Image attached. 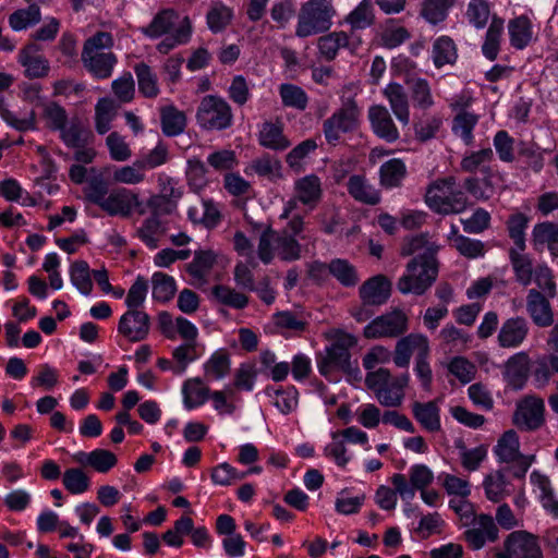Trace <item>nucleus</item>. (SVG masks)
Instances as JSON below:
<instances>
[{
	"mask_svg": "<svg viewBox=\"0 0 558 558\" xmlns=\"http://www.w3.org/2000/svg\"><path fill=\"white\" fill-rule=\"evenodd\" d=\"M305 227L302 216L294 215L280 231L267 226L259 235L257 255L258 258L268 265L272 262L275 254L283 262H294L302 257L303 246L296 239Z\"/></svg>",
	"mask_w": 558,
	"mask_h": 558,
	"instance_id": "nucleus-1",
	"label": "nucleus"
},
{
	"mask_svg": "<svg viewBox=\"0 0 558 558\" xmlns=\"http://www.w3.org/2000/svg\"><path fill=\"white\" fill-rule=\"evenodd\" d=\"M43 119L47 129L59 132L66 147H82L90 142L93 134L78 116L69 117L64 107L57 101L43 106Z\"/></svg>",
	"mask_w": 558,
	"mask_h": 558,
	"instance_id": "nucleus-2",
	"label": "nucleus"
},
{
	"mask_svg": "<svg viewBox=\"0 0 558 558\" xmlns=\"http://www.w3.org/2000/svg\"><path fill=\"white\" fill-rule=\"evenodd\" d=\"M357 340L353 335L340 332L335 341L326 348L325 354L317 357V367L320 375L329 378L333 371H342L352 379H360L361 373L357 361L351 360L350 349L356 344Z\"/></svg>",
	"mask_w": 558,
	"mask_h": 558,
	"instance_id": "nucleus-3",
	"label": "nucleus"
},
{
	"mask_svg": "<svg viewBox=\"0 0 558 558\" xmlns=\"http://www.w3.org/2000/svg\"><path fill=\"white\" fill-rule=\"evenodd\" d=\"M337 11L331 0H307L299 9L295 36L307 38L328 32Z\"/></svg>",
	"mask_w": 558,
	"mask_h": 558,
	"instance_id": "nucleus-4",
	"label": "nucleus"
},
{
	"mask_svg": "<svg viewBox=\"0 0 558 558\" xmlns=\"http://www.w3.org/2000/svg\"><path fill=\"white\" fill-rule=\"evenodd\" d=\"M427 206L441 215L460 214L469 206L468 196L459 189L454 177L432 183L425 194Z\"/></svg>",
	"mask_w": 558,
	"mask_h": 558,
	"instance_id": "nucleus-5",
	"label": "nucleus"
},
{
	"mask_svg": "<svg viewBox=\"0 0 558 558\" xmlns=\"http://www.w3.org/2000/svg\"><path fill=\"white\" fill-rule=\"evenodd\" d=\"M361 109L352 96H342L340 107L323 122V133L329 145H337L342 134L357 130Z\"/></svg>",
	"mask_w": 558,
	"mask_h": 558,
	"instance_id": "nucleus-6",
	"label": "nucleus"
},
{
	"mask_svg": "<svg viewBox=\"0 0 558 558\" xmlns=\"http://www.w3.org/2000/svg\"><path fill=\"white\" fill-rule=\"evenodd\" d=\"M438 275V265L436 258L430 255L425 262H418V258H412L407 265V272L399 278L397 289L402 294L413 293L424 294L436 281Z\"/></svg>",
	"mask_w": 558,
	"mask_h": 558,
	"instance_id": "nucleus-7",
	"label": "nucleus"
},
{
	"mask_svg": "<svg viewBox=\"0 0 558 558\" xmlns=\"http://www.w3.org/2000/svg\"><path fill=\"white\" fill-rule=\"evenodd\" d=\"M199 126L208 131H223L233 123L231 106L226 99L216 95L203 97L196 112Z\"/></svg>",
	"mask_w": 558,
	"mask_h": 558,
	"instance_id": "nucleus-8",
	"label": "nucleus"
},
{
	"mask_svg": "<svg viewBox=\"0 0 558 558\" xmlns=\"http://www.w3.org/2000/svg\"><path fill=\"white\" fill-rule=\"evenodd\" d=\"M409 329L408 315L395 308L369 322L363 329L366 339L397 338Z\"/></svg>",
	"mask_w": 558,
	"mask_h": 558,
	"instance_id": "nucleus-9",
	"label": "nucleus"
},
{
	"mask_svg": "<svg viewBox=\"0 0 558 558\" xmlns=\"http://www.w3.org/2000/svg\"><path fill=\"white\" fill-rule=\"evenodd\" d=\"M512 423L522 432H534L545 424V402L541 397L529 395L517 402Z\"/></svg>",
	"mask_w": 558,
	"mask_h": 558,
	"instance_id": "nucleus-10",
	"label": "nucleus"
},
{
	"mask_svg": "<svg viewBox=\"0 0 558 558\" xmlns=\"http://www.w3.org/2000/svg\"><path fill=\"white\" fill-rule=\"evenodd\" d=\"M100 208L109 216L129 217L134 209L140 215L145 214L138 195L124 187L112 190Z\"/></svg>",
	"mask_w": 558,
	"mask_h": 558,
	"instance_id": "nucleus-11",
	"label": "nucleus"
},
{
	"mask_svg": "<svg viewBox=\"0 0 558 558\" xmlns=\"http://www.w3.org/2000/svg\"><path fill=\"white\" fill-rule=\"evenodd\" d=\"M150 330V317L141 310H128L118 324V331L131 342L147 338Z\"/></svg>",
	"mask_w": 558,
	"mask_h": 558,
	"instance_id": "nucleus-12",
	"label": "nucleus"
},
{
	"mask_svg": "<svg viewBox=\"0 0 558 558\" xmlns=\"http://www.w3.org/2000/svg\"><path fill=\"white\" fill-rule=\"evenodd\" d=\"M367 117L372 131L377 137L389 144L396 143L400 138V132L385 106H371Z\"/></svg>",
	"mask_w": 558,
	"mask_h": 558,
	"instance_id": "nucleus-13",
	"label": "nucleus"
},
{
	"mask_svg": "<svg viewBox=\"0 0 558 558\" xmlns=\"http://www.w3.org/2000/svg\"><path fill=\"white\" fill-rule=\"evenodd\" d=\"M505 549L514 558H543L537 536L520 530L510 533L505 543Z\"/></svg>",
	"mask_w": 558,
	"mask_h": 558,
	"instance_id": "nucleus-14",
	"label": "nucleus"
},
{
	"mask_svg": "<svg viewBox=\"0 0 558 558\" xmlns=\"http://www.w3.org/2000/svg\"><path fill=\"white\" fill-rule=\"evenodd\" d=\"M529 331V322L524 317H510L502 323L499 329L498 344L504 349L518 348L525 341Z\"/></svg>",
	"mask_w": 558,
	"mask_h": 558,
	"instance_id": "nucleus-15",
	"label": "nucleus"
},
{
	"mask_svg": "<svg viewBox=\"0 0 558 558\" xmlns=\"http://www.w3.org/2000/svg\"><path fill=\"white\" fill-rule=\"evenodd\" d=\"M413 353L429 354L428 340L421 333H410L396 343L393 363L398 367H407Z\"/></svg>",
	"mask_w": 558,
	"mask_h": 558,
	"instance_id": "nucleus-16",
	"label": "nucleus"
},
{
	"mask_svg": "<svg viewBox=\"0 0 558 558\" xmlns=\"http://www.w3.org/2000/svg\"><path fill=\"white\" fill-rule=\"evenodd\" d=\"M41 47L36 43L26 45L19 53V62L29 78L46 77L50 70L49 61L40 54Z\"/></svg>",
	"mask_w": 558,
	"mask_h": 558,
	"instance_id": "nucleus-17",
	"label": "nucleus"
},
{
	"mask_svg": "<svg viewBox=\"0 0 558 558\" xmlns=\"http://www.w3.org/2000/svg\"><path fill=\"white\" fill-rule=\"evenodd\" d=\"M391 281L384 275H376L362 283L359 295L363 303L384 305L391 294Z\"/></svg>",
	"mask_w": 558,
	"mask_h": 558,
	"instance_id": "nucleus-18",
	"label": "nucleus"
},
{
	"mask_svg": "<svg viewBox=\"0 0 558 558\" xmlns=\"http://www.w3.org/2000/svg\"><path fill=\"white\" fill-rule=\"evenodd\" d=\"M531 367L532 364L529 354L524 351L518 352L510 356L505 364V380L513 389L520 390L527 381L532 371Z\"/></svg>",
	"mask_w": 558,
	"mask_h": 558,
	"instance_id": "nucleus-19",
	"label": "nucleus"
},
{
	"mask_svg": "<svg viewBox=\"0 0 558 558\" xmlns=\"http://www.w3.org/2000/svg\"><path fill=\"white\" fill-rule=\"evenodd\" d=\"M549 298L539 290L531 289L526 295V311L538 327H548L554 323V313Z\"/></svg>",
	"mask_w": 558,
	"mask_h": 558,
	"instance_id": "nucleus-20",
	"label": "nucleus"
},
{
	"mask_svg": "<svg viewBox=\"0 0 558 558\" xmlns=\"http://www.w3.org/2000/svg\"><path fill=\"white\" fill-rule=\"evenodd\" d=\"M82 63L84 68L96 78L105 80L111 76L117 63L113 52H87L82 51Z\"/></svg>",
	"mask_w": 558,
	"mask_h": 558,
	"instance_id": "nucleus-21",
	"label": "nucleus"
},
{
	"mask_svg": "<svg viewBox=\"0 0 558 558\" xmlns=\"http://www.w3.org/2000/svg\"><path fill=\"white\" fill-rule=\"evenodd\" d=\"M531 243L535 251L542 252L546 246L553 257H558V222L536 223L532 230Z\"/></svg>",
	"mask_w": 558,
	"mask_h": 558,
	"instance_id": "nucleus-22",
	"label": "nucleus"
},
{
	"mask_svg": "<svg viewBox=\"0 0 558 558\" xmlns=\"http://www.w3.org/2000/svg\"><path fill=\"white\" fill-rule=\"evenodd\" d=\"M360 44V39L351 41L348 33L339 31L320 36L317 40V48L325 60L331 61L337 57L340 48L347 47L354 51Z\"/></svg>",
	"mask_w": 558,
	"mask_h": 558,
	"instance_id": "nucleus-23",
	"label": "nucleus"
},
{
	"mask_svg": "<svg viewBox=\"0 0 558 558\" xmlns=\"http://www.w3.org/2000/svg\"><path fill=\"white\" fill-rule=\"evenodd\" d=\"M294 193L300 203L310 210L316 208L323 197L322 181L316 174H308L294 182Z\"/></svg>",
	"mask_w": 558,
	"mask_h": 558,
	"instance_id": "nucleus-24",
	"label": "nucleus"
},
{
	"mask_svg": "<svg viewBox=\"0 0 558 558\" xmlns=\"http://www.w3.org/2000/svg\"><path fill=\"white\" fill-rule=\"evenodd\" d=\"M383 94L388 100L397 120L402 125H408L410 123V105L403 86L399 83H389L383 90Z\"/></svg>",
	"mask_w": 558,
	"mask_h": 558,
	"instance_id": "nucleus-25",
	"label": "nucleus"
},
{
	"mask_svg": "<svg viewBox=\"0 0 558 558\" xmlns=\"http://www.w3.org/2000/svg\"><path fill=\"white\" fill-rule=\"evenodd\" d=\"M437 251L438 246L429 240L428 233L405 238L401 246L402 256L417 254L414 258H418V262L427 260L429 255L432 258H436Z\"/></svg>",
	"mask_w": 558,
	"mask_h": 558,
	"instance_id": "nucleus-26",
	"label": "nucleus"
},
{
	"mask_svg": "<svg viewBox=\"0 0 558 558\" xmlns=\"http://www.w3.org/2000/svg\"><path fill=\"white\" fill-rule=\"evenodd\" d=\"M412 414L421 426L427 432H438L440 424V410L437 400L428 402L415 401L412 403Z\"/></svg>",
	"mask_w": 558,
	"mask_h": 558,
	"instance_id": "nucleus-27",
	"label": "nucleus"
},
{
	"mask_svg": "<svg viewBox=\"0 0 558 558\" xmlns=\"http://www.w3.org/2000/svg\"><path fill=\"white\" fill-rule=\"evenodd\" d=\"M258 143L260 146L271 150H284L291 143L283 134L281 122H264L258 133Z\"/></svg>",
	"mask_w": 558,
	"mask_h": 558,
	"instance_id": "nucleus-28",
	"label": "nucleus"
},
{
	"mask_svg": "<svg viewBox=\"0 0 558 558\" xmlns=\"http://www.w3.org/2000/svg\"><path fill=\"white\" fill-rule=\"evenodd\" d=\"M74 460L82 464L93 468L99 473L109 472L118 462L116 454L106 449H95L90 452H77Z\"/></svg>",
	"mask_w": 558,
	"mask_h": 558,
	"instance_id": "nucleus-29",
	"label": "nucleus"
},
{
	"mask_svg": "<svg viewBox=\"0 0 558 558\" xmlns=\"http://www.w3.org/2000/svg\"><path fill=\"white\" fill-rule=\"evenodd\" d=\"M179 21V14L173 9H163L159 11L151 22L142 27V33L149 38H159L169 34Z\"/></svg>",
	"mask_w": 558,
	"mask_h": 558,
	"instance_id": "nucleus-30",
	"label": "nucleus"
},
{
	"mask_svg": "<svg viewBox=\"0 0 558 558\" xmlns=\"http://www.w3.org/2000/svg\"><path fill=\"white\" fill-rule=\"evenodd\" d=\"M524 250L510 248L509 259L514 272L517 282L523 287H527L533 281L535 268L533 267L532 257L523 253Z\"/></svg>",
	"mask_w": 558,
	"mask_h": 558,
	"instance_id": "nucleus-31",
	"label": "nucleus"
},
{
	"mask_svg": "<svg viewBox=\"0 0 558 558\" xmlns=\"http://www.w3.org/2000/svg\"><path fill=\"white\" fill-rule=\"evenodd\" d=\"M510 44L513 48L522 50L533 39V26L529 17L521 15L508 23Z\"/></svg>",
	"mask_w": 558,
	"mask_h": 558,
	"instance_id": "nucleus-32",
	"label": "nucleus"
},
{
	"mask_svg": "<svg viewBox=\"0 0 558 558\" xmlns=\"http://www.w3.org/2000/svg\"><path fill=\"white\" fill-rule=\"evenodd\" d=\"M349 194L357 202L376 205L380 202L379 192L363 175L354 174L347 183Z\"/></svg>",
	"mask_w": 558,
	"mask_h": 558,
	"instance_id": "nucleus-33",
	"label": "nucleus"
},
{
	"mask_svg": "<svg viewBox=\"0 0 558 558\" xmlns=\"http://www.w3.org/2000/svg\"><path fill=\"white\" fill-rule=\"evenodd\" d=\"M531 374L536 387H545L550 378L558 374V354H545L538 356L533 365Z\"/></svg>",
	"mask_w": 558,
	"mask_h": 558,
	"instance_id": "nucleus-34",
	"label": "nucleus"
},
{
	"mask_svg": "<svg viewBox=\"0 0 558 558\" xmlns=\"http://www.w3.org/2000/svg\"><path fill=\"white\" fill-rule=\"evenodd\" d=\"M215 263L216 255L211 251H197L193 260L186 265V271L196 284H204Z\"/></svg>",
	"mask_w": 558,
	"mask_h": 558,
	"instance_id": "nucleus-35",
	"label": "nucleus"
},
{
	"mask_svg": "<svg viewBox=\"0 0 558 558\" xmlns=\"http://www.w3.org/2000/svg\"><path fill=\"white\" fill-rule=\"evenodd\" d=\"M505 21L497 15L492 17V22L485 35V40L482 46V52L485 58L490 61L496 60L499 50L500 41L504 34Z\"/></svg>",
	"mask_w": 558,
	"mask_h": 558,
	"instance_id": "nucleus-36",
	"label": "nucleus"
},
{
	"mask_svg": "<svg viewBox=\"0 0 558 558\" xmlns=\"http://www.w3.org/2000/svg\"><path fill=\"white\" fill-rule=\"evenodd\" d=\"M351 33L371 27L375 23V12L372 0H362L345 17Z\"/></svg>",
	"mask_w": 558,
	"mask_h": 558,
	"instance_id": "nucleus-37",
	"label": "nucleus"
},
{
	"mask_svg": "<svg viewBox=\"0 0 558 558\" xmlns=\"http://www.w3.org/2000/svg\"><path fill=\"white\" fill-rule=\"evenodd\" d=\"M165 234V227L157 215H150L136 230L137 238L150 250L159 246V240Z\"/></svg>",
	"mask_w": 558,
	"mask_h": 558,
	"instance_id": "nucleus-38",
	"label": "nucleus"
},
{
	"mask_svg": "<svg viewBox=\"0 0 558 558\" xmlns=\"http://www.w3.org/2000/svg\"><path fill=\"white\" fill-rule=\"evenodd\" d=\"M508 485L505 469L487 474L483 482L486 498L493 502H499L509 494Z\"/></svg>",
	"mask_w": 558,
	"mask_h": 558,
	"instance_id": "nucleus-39",
	"label": "nucleus"
},
{
	"mask_svg": "<svg viewBox=\"0 0 558 558\" xmlns=\"http://www.w3.org/2000/svg\"><path fill=\"white\" fill-rule=\"evenodd\" d=\"M407 167L401 159L393 158L380 166V184L387 189L397 187L405 178Z\"/></svg>",
	"mask_w": 558,
	"mask_h": 558,
	"instance_id": "nucleus-40",
	"label": "nucleus"
},
{
	"mask_svg": "<svg viewBox=\"0 0 558 558\" xmlns=\"http://www.w3.org/2000/svg\"><path fill=\"white\" fill-rule=\"evenodd\" d=\"M520 442L517 433L512 429L506 432L495 447V453L500 462H514L520 456Z\"/></svg>",
	"mask_w": 558,
	"mask_h": 558,
	"instance_id": "nucleus-41",
	"label": "nucleus"
},
{
	"mask_svg": "<svg viewBox=\"0 0 558 558\" xmlns=\"http://www.w3.org/2000/svg\"><path fill=\"white\" fill-rule=\"evenodd\" d=\"M117 105L110 98H100L95 106V129L99 134H106L111 129V122L117 114Z\"/></svg>",
	"mask_w": 558,
	"mask_h": 558,
	"instance_id": "nucleus-42",
	"label": "nucleus"
},
{
	"mask_svg": "<svg viewBox=\"0 0 558 558\" xmlns=\"http://www.w3.org/2000/svg\"><path fill=\"white\" fill-rule=\"evenodd\" d=\"M328 271L343 287H354L360 281L356 268L347 259L335 258L328 264Z\"/></svg>",
	"mask_w": 558,
	"mask_h": 558,
	"instance_id": "nucleus-43",
	"label": "nucleus"
},
{
	"mask_svg": "<svg viewBox=\"0 0 558 558\" xmlns=\"http://www.w3.org/2000/svg\"><path fill=\"white\" fill-rule=\"evenodd\" d=\"M161 129L165 135L175 136L184 131L186 119L182 111L173 106H167L161 109Z\"/></svg>",
	"mask_w": 558,
	"mask_h": 558,
	"instance_id": "nucleus-44",
	"label": "nucleus"
},
{
	"mask_svg": "<svg viewBox=\"0 0 558 558\" xmlns=\"http://www.w3.org/2000/svg\"><path fill=\"white\" fill-rule=\"evenodd\" d=\"M211 294L217 302L234 310H243L248 304V298L244 293L225 284L215 286Z\"/></svg>",
	"mask_w": 558,
	"mask_h": 558,
	"instance_id": "nucleus-45",
	"label": "nucleus"
},
{
	"mask_svg": "<svg viewBox=\"0 0 558 558\" xmlns=\"http://www.w3.org/2000/svg\"><path fill=\"white\" fill-rule=\"evenodd\" d=\"M457 57V48L450 37L441 36L434 41L433 61L436 68H441L446 64H453Z\"/></svg>",
	"mask_w": 558,
	"mask_h": 558,
	"instance_id": "nucleus-46",
	"label": "nucleus"
},
{
	"mask_svg": "<svg viewBox=\"0 0 558 558\" xmlns=\"http://www.w3.org/2000/svg\"><path fill=\"white\" fill-rule=\"evenodd\" d=\"M531 483L541 490V501L543 507L558 517V500L555 499L551 483L548 476L538 471H533L530 475Z\"/></svg>",
	"mask_w": 558,
	"mask_h": 558,
	"instance_id": "nucleus-47",
	"label": "nucleus"
},
{
	"mask_svg": "<svg viewBox=\"0 0 558 558\" xmlns=\"http://www.w3.org/2000/svg\"><path fill=\"white\" fill-rule=\"evenodd\" d=\"M317 149V143L313 138H307L294 148H292L286 156L287 165L296 173L304 170L306 158Z\"/></svg>",
	"mask_w": 558,
	"mask_h": 558,
	"instance_id": "nucleus-48",
	"label": "nucleus"
},
{
	"mask_svg": "<svg viewBox=\"0 0 558 558\" xmlns=\"http://www.w3.org/2000/svg\"><path fill=\"white\" fill-rule=\"evenodd\" d=\"M192 34V25L189 16H184L182 21L180 22L179 26L175 28L174 33L168 37H166L163 40H161L157 45V50L160 53L167 54L170 52L174 47L179 45L186 44Z\"/></svg>",
	"mask_w": 558,
	"mask_h": 558,
	"instance_id": "nucleus-49",
	"label": "nucleus"
},
{
	"mask_svg": "<svg viewBox=\"0 0 558 558\" xmlns=\"http://www.w3.org/2000/svg\"><path fill=\"white\" fill-rule=\"evenodd\" d=\"M279 95L284 107L303 111L308 105V96L306 92L298 85L290 83L281 84L279 86Z\"/></svg>",
	"mask_w": 558,
	"mask_h": 558,
	"instance_id": "nucleus-50",
	"label": "nucleus"
},
{
	"mask_svg": "<svg viewBox=\"0 0 558 558\" xmlns=\"http://www.w3.org/2000/svg\"><path fill=\"white\" fill-rule=\"evenodd\" d=\"M182 393L185 408L191 410L207 400L209 389L203 385L199 378H192L184 383Z\"/></svg>",
	"mask_w": 558,
	"mask_h": 558,
	"instance_id": "nucleus-51",
	"label": "nucleus"
},
{
	"mask_svg": "<svg viewBox=\"0 0 558 558\" xmlns=\"http://www.w3.org/2000/svg\"><path fill=\"white\" fill-rule=\"evenodd\" d=\"M409 86L414 107L427 110L434 106L432 89L425 78H413L409 82Z\"/></svg>",
	"mask_w": 558,
	"mask_h": 558,
	"instance_id": "nucleus-52",
	"label": "nucleus"
},
{
	"mask_svg": "<svg viewBox=\"0 0 558 558\" xmlns=\"http://www.w3.org/2000/svg\"><path fill=\"white\" fill-rule=\"evenodd\" d=\"M135 73L138 82L140 92L147 98H155L159 94L157 84V75L153 72L151 68L141 62L135 65Z\"/></svg>",
	"mask_w": 558,
	"mask_h": 558,
	"instance_id": "nucleus-53",
	"label": "nucleus"
},
{
	"mask_svg": "<svg viewBox=\"0 0 558 558\" xmlns=\"http://www.w3.org/2000/svg\"><path fill=\"white\" fill-rule=\"evenodd\" d=\"M269 397H274V405L284 415L293 412L298 407V390L290 386L286 389L271 390L266 389Z\"/></svg>",
	"mask_w": 558,
	"mask_h": 558,
	"instance_id": "nucleus-54",
	"label": "nucleus"
},
{
	"mask_svg": "<svg viewBox=\"0 0 558 558\" xmlns=\"http://www.w3.org/2000/svg\"><path fill=\"white\" fill-rule=\"evenodd\" d=\"M453 1L454 0H424L421 15L428 23L436 25L447 17L448 10L453 5Z\"/></svg>",
	"mask_w": 558,
	"mask_h": 558,
	"instance_id": "nucleus-55",
	"label": "nucleus"
},
{
	"mask_svg": "<svg viewBox=\"0 0 558 558\" xmlns=\"http://www.w3.org/2000/svg\"><path fill=\"white\" fill-rule=\"evenodd\" d=\"M41 19L40 9L37 4H31L25 9L14 11L9 16V24L14 31H22L37 24Z\"/></svg>",
	"mask_w": 558,
	"mask_h": 558,
	"instance_id": "nucleus-56",
	"label": "nucleus"
},
{
	"mask_svg": "<svg viewBox=\"0 0 558 558\" xmlns=\"http://www.w3.org/2000/svg\"><path fill=\"white\" fill-rule=\"evenodd\" d=\"M70 279L74 287L84 294H90L93 282L90 279L89 266L85 260H76L70 267Z\"/></svg>",
	"mask_w": 558,
	"mask_h": 558,
	"instance_id": "nucleus-57",
	"label": "nucleus"
},
{
	"mask_svg": "<svg viewBox=\"0 0 558 558\" xmlns=\"http://www.w3.org/2000/svg\"><path fill=\"white\" fill-rule=\"evenodd\" d=\"M151 284L153 298L160 302L171 300L177 290L174 279L163 272H155L151 277Z\"/></svg>",
	"mask_w": 558,
	"mask_h": 558,
	"instance_id": "nucleus-58",
	"label": "nucleus"
},
{
	"mask_svg": "<svg viewBox=\"0 0 558 558\" xmlns=\"http://www.w3.org/2000/svg\"><path fill=\"white\" fill-rule=\"evenodd\" d=\"M529 218L522 213L511 215L507 221V229L510 239L513 241L512 248L525 250V230L527 228Z\"/></svg>",
	"mask_w": 558,
	"mask_h": 558,
	"instance_id": "nucleus-59",
	"label": "nucleus"
},
{
	"mask_svg": "<svg viewBox=\"0 0 558 558\" xmlns=\"http://www.w3.org/2000/svg\"><path fill=\"white\" fill-rule=\"evenodd\" d=\"M206 173L207 169L201 159L194 157L187 160L185 175L189 186L194 192H199L207 185L208 180Z\"/></svg>",
	"mask_w": 558,
	"mask_h": 558,
	"instance_id": "nucleus-60",
	"label": "nucleus"
},
{
	"mask_svg": "<svg viewBox=\"0 0 558 558\" xmlns=\"http://www.w3.org/2000/svg\"><path fill=\"white\" fill-rule=\"evenodd\" d=\"M251 169L259 177L275 180L281 178V162L268 154L260 156L251 163Z\"/></svg>",
	"mask_w": 558,
	"mask_h": 558,
	"instance_id": "nucleus-61",
	"label": "nucleus"
},
{
	"mask_svg": "<svg viewBox=\"0 0 558 558\" xmlns=\"http://www.w3.org/2000/svg\"><path fill=\"white\" fill-rule=\"evenodd\" d=\"M233 12L230 8L216 3L206 15L207 25L213 33H219L230 24Z\"/></svg>",
	"mask_w": 558,
	"mask_h": 558,
	"instance_id": "nucleus-62",
	"label": "nucleus"
},
{
	"mask_svg": "<svg viewBox=\"0 0 558 558\" xmlns=\"http://www.w3.org/2000/svg\"><path fill=\"white\" fill-rule=\"evenodd\" d=\"M192 529V519L183 515L174 522L172 529L162 534V541L171 547H181L184 543L183 536L189 535Z\"/></svg>",
	"mask_w": 558,
	"mask_h": 558,
	"instance_id": "nucleus-63",
	"label": "nucleus"
},
{
	"mask_svg": "<svg viewBox=\"0 0 558 558\" xmlns=\"http://www.w3.org/2000/svg\"><path fill=\"white\" fill-rule=\"evenodd\" d=\"M62 483L73 495L83 494L89 488V477L78 468L68 469L63 473Z\"/></svg>",
	"mask_w": 558,
	"mask_h": 558,
	"instance_id": "nucleus-64",
	"label": "nucleus"
}]
</instances>
